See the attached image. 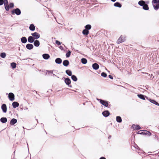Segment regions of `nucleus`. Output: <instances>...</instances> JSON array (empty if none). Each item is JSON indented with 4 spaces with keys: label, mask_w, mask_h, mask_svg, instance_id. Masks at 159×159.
Masks as SVG:
<instances>
[{
    "label": "nucleus",
    "mask_w": 159,
    "mask_h": 159,
    "mask_svg": "<svg viewBox=\"0 0 159 159\" xmlns=\"http://www.w3.org/2000/svg\"><path fill=\"white\" fill-rule=\"evenodd\" d=\"M65 83L68 85H69V84H70V80L69 79L66 78L65 79Z\"/></svg>",
    "instance_id": "obj_21"
},
{
    "label": "nucleus",
    "mask_w": 159,
    "mask_h": 159,
    "mask_svg": "<svg viewBox=\"0 0 159 159\" xmlns=\"http://www.w3.org/2000/svg\"><path fill=\"white\" fill-rule=\"evenodd\" d=\"M6 55L5 52H2L0 53V57L1 58H4L6 57Z\"/></svg>",
    "instance_id": "obj_29"
},
{
    "label": "nucleus",
    "mask_w": 159,
    "mask_h": 159,
    "mask_svg": "<svg viewBox=\"0 0 159 159\" xmlns=\"http://www.w3.org/2000/svg\"><path fill=\"white\" fill-rule=\"evenodd\" d=\"M1 121L3 123H6L7 121V120L6 117H2L0 119Z\"/></svg>",
    "instance_id": "obj_24"
},
{
    "label": "nucleus",
    "mask_w": 159,
    "mask_h": 159,
    "mask_svg": "<svg viewBox=\"0 0 159 159\" xmlns=\"http://www.w3.org/2000/svg\"><path fill=\"white\" fill-rule=\"evenodd\" d=\"M133 128L135 130H139L141 128L140 126L138 125H133Z\"/></svg>",
    "instance_id": "obj_18"
},
{
    "label": "nucleus",
    "mask_w": 159,
    "mask_h": 159,
    "mask_svg": "<svg viewBox=\"0 0 159 159\" xmlns=\"http://www.w3.org/2000/svg\"><path fill=\"white\" fill-rule=\"evenodd\" d=\"M82 33L83 34L87 36L89 34V31L85 29L83 30Z\"/></svg>",
    "instance_id": "obj_15"
},
{
    "label": "nucleus",
    "mask_w": 159,
    "mask_h": 159,
    "mask_svg": "<svg viewBox=\"0 0 159 159\" xmlns=\"http://www.w3.org/2000/svg\"><path fill=\"white\" fill-rule=\"evenodd\" d=\"M12 105L14 108H16L17 107H18L19 106V103L16 102H13L12 104Z\"/></svg>",
    "instance_id": "obj_14"
},
{
    "label": "nucleus",
    "mask_w": 159,
    "mask_h": 159,
    "mask_svg": "<svg viewBox=\"0 0 159 159\" xmlns=\"http://www.w3.org/2000/svg\"><path fill=\"white\" fill-rule=\"evenodd\" d=\"M101 75L102 76L104 77H106L107 76V74L106 73L103 72L101 74Z\"/></svg>",
    "instance_id": "obj_37"
},
{
    "label": "nucleus",
    "mask_w": 159,
    "mask_h": 159,
    "mask_svg": "<svg viewBox=\"0 0 159 159\" xmlns=\"http://www.w3.org/2000/svg\"><path fill=\"white\" fill-rule=\"evenodd\" d=\"M138 4L140 6H143V9L146 10H148L149 8L147 4L145 3V2L143 0H140L138 2Z\"/></svg>",
    "instance_id": "obj_1"
},
{
    "label": "nucleus",
    "mask_w": 159,
    "mask_h": 159,
    "mask_svg": "<svg viewBox=\"0 0 159 159\" xmlns=\"http://www.w3.org/2000/svg\"><path fill=\"white\" fill-rule=\"evenodd\" d=\"M92 67H93V69L95 70H97L99 68V66L98 64L96 63H95L93 64Z\"/></svg>",
    "instance_id": "obj_12"
},
{
    "label": "nucleus",
    "mask_w": 159,
    "mask_h": 159,
    "mask_svg": "<svg viewBox=\"0 0 159 159\" xmlns=\"http://www.w3.org/2000/svg\"><path fill=\"white\" fill-rule=\"evenodd\" d=\"M4 5H7L8 4V2L7 0H4Z\"/></svg>",
    "instance_id": "obj_40"
},
{
    "label": "nucleus",
    "mask_w": 159,
    "mask_h": 159,
    "mask_svg": "<svg viewBox=\"0 0 159 159\" xmlns=\"http://www.w3.org/2000/svg\"><path fill=\"white\" fill-rule=\"evenodd\" d=\"M116 121L119 123H120L122 121V119L120 116H117L116 117Z\"/></svg>",
    "instance_id": "obj_26"
},
{
    "label": "nucleus",
    "mask_w": 159,
    "mask_h": 159,
    "mask_svg": "<svg viewBox=\"0 0 159 159\" xmlns=\"http://www.w3.org/2000/svg\"><path fill=\"white\" fill-rule=\"evenodd\" d=\"M1 108L2 111L4 113H6L7 111V107L6 105L5 104H3L1 106Z\"/></svg>",
    "instance_id": "obj_8"
},
{
    "label": "nucleus",
    "mask_w": 159,
    "mask_h": 159,
    "mask_svg": "<svg viewBox=\"0 0 159 159\" xmlns=\"http://www.w3.org/2000/svg\"><path fill=\"white\" fill-rule=\"evenodd\" d=\"M11 66L13 69H15L16 67V64L15 62H13L11 63Z\"/></svg>",
    "instance_id": "obj_33"
},
{
    "label": "nucleus",
    "mask_w": 159,
    "mask_h": 159,
    "mask_svg": "<svg viewBox=\"0 0 159 159\" xmlns=\"http://www.w3.org/2000/svg\"><path fill=\"white\" fill-rule=\"evenodd\" d=\"M31 35L33 36L34 39H38L40 37L39 34L36 32L31 34Z\"/></svg>",
    "instance_id": "obj_6"
},
{
    "label": "nucleus",
    "mask_w": 159,
    "mask_h": 159,
    "mask_svg": "<svg viewBox=\"0 0 159 159\" xmlns=\"http://www.w3.org/2000/svg\"><path fill=\"white\" fill-rule=\"evenodd\" d=\"M4 5H7L8 4V2L7 0H4Z\"/></svg>",
    "instance_id": "obj_41"
},
{
    "label": "nucleus",
    "mask_w": 159,
    "mask_h": 159,
    "mask_svg": "<svg viewBox=\"0 0 159 159\" xmlns=\"http://www.w3.org/2000/svg\"><path fill=\"white\" fill-rule=\"evenodd\" d=\"M71 54V52L70 51H68L66 54V57H70Z\"/></svg>",
    "instance_id": "obj_38"
},
{
    "label": "nucleus",
    "mask_w": 159,
    "mask_h": 159,
    "mask_svg": "<svg viewBox=\"0 0 159 159\" xmlns=\"http://www.w3.org/2000/svg\"><path fill=\"white\" fill-rule=\"evenodd\" d=\"M69 64V61L67 60H65L63 62V65L66 66H67Z\"/></svg>",
    "instance_id": "obj_16"
},
{
    "label": "nucleus",
    "mask_w": 159,
    "mask_h": 159,
    "mask_svg": "<svg viewBox=\"0 0 159 159\" xmlns=\"http://www.w3.org/2000/svg\"><path fill=\"white\" fill-rule=\"evenodd\" d=\"M152 2L155 10H157L159 9V0H152Z\"/></svg>",
    "instance_id": "obj_2"
},
{
    "label": "nucleus",
    "mask_w": 159,
    "mask_h": 159,
    "mask_svg": "<svg viewBox=\"0 0 159 159\" xmlns=\"http://www.w3.org/2000/svg\"><path fill=\"white\" fill-rule=\"evenodd\" d=\"M99 100L100 102L103 105L105 106L106 107H107L108 105V102L105 101L102 99H99Z\"/></svg>",
    "instance_id": "obj_7"
},
{
    "label": "nucleus",
    "mask_w": 159,
    "mask_h": 159,
    "mask_svg": "<svg viewBox=\"0 0 159 159\" xmlns=\"http://www.w3.org/2000/svg\"><path fill=\"white\" fill-rule=\"evenodd\" d=\"M55 62L57 64H61L62 62V60L60 58H57L55 60Z\"/></svg>",
    "instance_id": "obj_23"
},
{
    "label": "nucleus",
    "mask_w": 159,
    "mask_h": 159,
    "mask_svg": "<svg viewBox=\"0 0 159 159\" xmlns=\"http://www.w3.org/2000/svg\"><path fill=\"white\" fill-rule=\"evenodd\" d=\"M21 40L22 43H25L27 42L26 38L25 37H23L21 39Z\"/></svg>",
    "instance_id": "obj_19"
},
{
    "label": "nucleus",
    "mask_w": 159,
    "mask_h": 159,
    "mask_svg": "<svg viewBox=\"0 0 159 159\" xmlns=\"http://www.w3.org/2000/svg\"><path fill=\"white\" fill-rule=\"evenodd\" d=\"M109 77L110 79H113V77L111 75H109Z\"/></svg>",
    "instance_id": "obj_45"
},
{
    "label": "nucleus",
    "mask_w": 159,
    "mask_h": 159,
    "mask_svg": "<svg viewBox=\"0 0 159 159\" xmlns=\"http://www.w3.org/2000/svg\"><path fill=\"white\" fill-rule=\"evenodd\" d=\"M143 134H147L149 136H150L151 135V132H150L148 131H147V130H145L144 131Z\"/></svg>",
    "instance_id": "obj_34"
},
{
    "label": "nucleus",
    "mask_w": 159,
    "mask_h": 159,
    "mask_svg": "<svg viewBox=\"0 0 159 159\" xmlns=\"http://www.w3.org/2000/svg\"><path fill=\"white\" fill-rule=\"evenodd\" d=\"M4 6L5 9L7 11H8L9 10L10 7L8 4L4 5Z\"/></svg>",
    "instance_id": "obj_36"
},
{
    "label": "nucleus",
    "mask_w": 159,
    "mask_h": 159,
    "mask_svg": "<svg viewBox=\"0 0 159 159\" xmlns=\"http://www.w3.org/2000/svg\"><path fill=\"white\" fill-rule=\"evenodd\" d=\"M91 26L90 25H87L85 26V28L86 29L89 30H90L91 28Z\"/></svg>",
    "instance_id": "obj_31"
},
{
    "label": "nucleus",
    "mask_w": 159,
    "mask_h": 159,
    "mask_svg": "<svg viewBox=\"0 0 159 159\" xmlns=\"http://www.w3.org/2000/svg\"><path fill=\"white\" fill-rule=\"evenodd\" d=\"M116 0H111V1L112 2H115Z\"/></svg>",
    "instance_id": "obj_48"
},
{
    "label": "nucleus",
    "mask_w": 159,
    "mask_h": 159,
    "mask_svg": "<svg viewBox=\"0 0 159 159\" xmlns=\"http://www.w3.org/2000/svg\"><path fill=\"white\" fill-rule=\"evenodd\" d=\"M9 5L10 7L12 8L14 7V4L12 3H10Z\"/></svg>",
    "instance_id": "obj_42"
},
{
    "label": "nucleus",
    "mask_w": 159,
    "mask_h": 159,
    "mask_svg": "<svg viewBox=\"0 0 159 159\" xmlns=\"http://www.w3.org/2000/svg\"><path fill=\"white\" fill-rule=\"evenodd\" d=\"M29 29L31 31H34L35 30V27L33 24H32L30 25Z\"/></svg>",
    "instance_id": "obj_22"
},
{
    "label": "nucleus",
    "mask_w": 159,
    "mask_h": 159,
    "mask_svg": "<svg viewBox=\"0 0 159 159\" xmlns=\"http://www.w3.org/2000/svg\"><path fill=\"white\" fill-rule=\"evenodd\" d=\"M144 131H139L138 132V134H143Z\"/></svg>",
    "instance_id": "obj_44"
},
{
    "label": "nucleus",
    "mask_w": 159,
    "mask_h": 159,
    "mask_svg": "<svg viewBox=\"0 0 159 159\" xmlns=\"http://www.w3.org/2000/svg\"><path fill=\"white\" fill-rule=\"evenodd\" d=\"M4 0H0V5H2L4 3Z\"/></svg>",
    "instance_id": "obj_43"
},
{
    "label": "nucleus",
    "mask_w": 159,
    "mask_h": 159,
    "mask_svg": "<svg viewBox=\"0 0 159 159\" xmlns=\"http://www.w3.org/2000/svg\"><path fill=\"white\" fill-rule=\"evenodd\" d=\"M81 62L84 64H85L87 63V60L84 58H83L81 59Z\"/></svg>",
    "instance_id": "obj_28"
},
{
    "label": "nucleus",
    "mask_w": 159,
    "mask_h": 159,
    "mask_svg": "<svg viewBox=\"0 0 159 159\" xmlns=\"http://www.w3.org/2000/svg\"><path fill=\"white\" fill-rule=\"evenodd\" d=\"M17 122V120L16 119L13 118L11 119L10 122V124L11 125H13L16 123Z\"/></svg>",
    "instance_id": "obj_13"
},
{
    "label": "nucleus",
    "mask_w": 159,
    "mask_h": 159,
    "mask_svg": "<svg viewBox=\"0 0 159 159\" xmlns=\"http://www.w3.org/2000/svg\"><path fill=\"white\" fill-rule=\"evenodd\" d=\"M99 159H106V158L104 157H101Z\"/></svg>",
    "instance_id": "obj_47"
},
{
    "label": "nucleus",
    "mask_w": 159,
    "mask_h": 159,
    "mask_svg": "<svg viewBox=\"0 0 159 159\" xmlns=\"http://www.w3.org/2000/svg\"><path fill=\"white\" fill-rule=\"evenodd\" d=\"M149 101L152 103H153L159 106V104L153 100L150 99Z\"/></svg>",
    "instance_id": "obj_25"
},
{
    "label": "nucleus",
    "mask_w": 159,
    "mask_h": 159,
    "mask_svg": "<svg viewBox=\"0 0 159 159\" xmlns=\"http://www.w3.org/2000/svg\"><path fill=\"white\" fill-rule=\"evenodd\" d=\"M71 78L72 80L75 81H76L77 80L76 77L74 75H72L71 76Z\"/></svg>",
    "instance_id": "obj_35"
},
{
    "label": "nucleus",
    "mask_w": 159,
    "mask_h": 159,
    "mask_svg": "<svg viewBox=\"0 0 159 159\" xmlns=\"http://www.w3.org/2000/svg\"><path fill=\"white\" fill-rule=\"evenodd\" d=\"M66 72L69 76H71L72 75V72L69 70H66Z\"/></svg>",
    "instance_id": "obj_32"
},
{
    "label": "nucleus",
    "mask_w": 159,
    "mask_h": 159,
    "mask_svg": "<svg viewBox=\"0 0 159 159\" xmlns=\"http://www.w3.org/2000/svg\"><path fill=\"white\" fill-rule=\"evenodd\" d=\"M35 39L31 36H30L28 38V41L30 43H32L34 42Z\"/></svg>",
    "instance_id": "obj_10"
},
{
    "label": "nucleus",
    "mask_w": 159,
    "mask_h": 159,
    "mask_svg": "<svg viewBox=\"0 0 159 159\" xmlns=\"http://www.w3.org/2000/svg\"><path fill=\"white\" fill-rule=\"evenodd\" d=\"M56 43L59 46L61 44V43L58 40H56Z\"/></svg>",
    "instance_id": "obj_39"
},
{
    "label": "nucleus",
    "mask_w": 159,
    "mask_h": 159,
    "mask_svg": "<svg viewBox=\"0 0 159 159\" xmlns=\"http://www.w3.org/2000/svg\"><path fill=\"white\" fill-rule=\"evenodd\" d=\"M134 147L136 148L137 149H138V148H139V147H138V146L137 145H136V144H135Z\"/></svg>",
    "instance_id": "obj_46"
},
{
    "label": "nucleus",
    "mask_w": 159,
    "mask_h": 159,
    "mask_svg": "<svg viewBox=\"0 0 159 159\" xmlns=\"http://www.w3.org/2000/svg\"><path fill=\"white\" fill-rule=\"evenodd\" d=\"M33 45L31 44H28L26 45V48L29 50H31L33 48Z\"/></svg>",
    "instance_id": "obj_11"
},
{
    "label": "nucleus",
    "mask_w": 159,
    "mask_h": 159,
    "mask_svg": "<svg viewBox=\"0 0 159 159\" xmlns=\"http://www.w3.org/2000/svg\"><path fill=\"white\" fill-rule=\"evenodd\" d=\"M114 6L115 7H121V4L118 2H116L114 4Z\"/></svg>",
    "instance_id": "obj_27"
},
{
    "label": "nucleus",
    "mask_w": 159,
    "mask_h": 159,
    "mask_svg": "<svg viewBox=\"0 0 159 159\" xmlns=\"http://www.w3.org/2000/svg\"><path fill=\"white\" fill-rule=\"evenodd\" d=\"M102 115L105 117H107L108 116L110 113L108 111H105L102 113Z\"/></svg>",
    "instance_id": "obj_9"
},
{
    "label": "nucleus",
    "mask_w": 159,
    "mask_h": 159,
    "mask_svg": "<svg viewBox=\"0 0 159 159\" xmlns=\"http://www.w3.org/2000/svg\"><path fill=\"white\" fill-rule=\"evenodd\" d=\"M8 98L9 100L11 101H13L15 99V96L12 93H10L8 94Z\"/></svg>",
    "instance_id": "obj_5"
},
{
    "label": "nucleus",
    "mask_w": 159,
    "mask_h": 159,
    "mask_svg": "<svg viewBox=\"0 0 159 159\" xmlns=\"http://www.w3.org/2000/svg\"><path fill=\"white\" fill-rule=\"evenodd\" d=\"M34 44L35 46L38 47L39 46L40 43L39 40H36L34 41Z\"/></svg>",
    "instance_id": "obj_20"
},
{
    "label": "nucleus",
    "mask_w": 159,
    "mask_h": 159,
    "mask_svg": "<svg viewBox=\"0 0 159 159\" xmlns=\"http://www.w3.org/2000/svg\"><path fill=\"white\" fill-rule=\"evenodd\" d=\"M14 13L16 14L17 15H20L21 14L20 10L19 8L15 9L11 11L12 14H14Z\"/></svg>",
    "instance_id": "obj_4"
},
{
    "label": "nucleus",
    "mask_w": 159,
    "mask_h": 159,
    "mask_svg": "<svg viewBox=\"0 0 159 159\" xmlns=\"http://www.w3.org/2000/svg\"><path fill=\"white\" fill-rule=\"evenodd\" d=\"M43 57L45 59H48L50 57V56L48 54H44L43 55Z\"/></svg>",
    "instance_id": "obj_17"
},
{
    "label": "nucleus",
    "mask_w": 159,
    "mask_h": 159,
    "mask_svg": "<svg viewBox=\"0 0 159 159\" xmlns=\"http://www.w3.org/2000/svg\"><path fill=\"white\" fill-rule=\"evenodd\" d=\"M138 96L140 99L145 100V97L144 95L142 94H138Z\"/></svg>",
    "instance_id": "obj_30"
},
{
    "label": "nucleus",
    "mask_w": 159,
    "mask_h": 159,
    "mask_svg": "<svg viewBox=\"0 0 159 159\" xmlns=\"http://www.w3.org/2000/svg\"><path fill=\"white\" fill-rule=\"evenodd\" d=\"M125 37L121 35L118 39L116 43L118 44H120L121 43L124 42L125 40Z\"/></svg>",
    "instance_id": "obj_3"
}]
</instances>
